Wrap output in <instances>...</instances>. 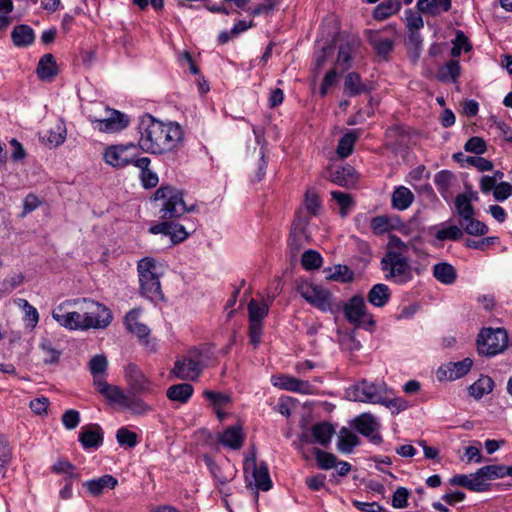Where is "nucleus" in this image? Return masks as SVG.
Masks as SVG:
<instances>
[{"mask_svg":"<svg viewBox=\"0 0 512 512\" xmlns=\"http://www.w3.org/2000/svg\"><path fill=\"white\" fill-rule=\"evenodd\" d=\"M139 147L147 153L163 154L173 150L182 139L178 124L163 123L151 115H145L139 123Z\"/></svg>","mask_w":512,"mask_h":512,"instance_id":"obj_1","label":"nucleus"},{"mask_svg":"<svg viewBox=\"0 0 512 512\" xmlns=\"http://www.w3.org/2000/svg\"><path fill=\"white\" fill-rule=\"evenodd\" d=\"M165 268L161 262L152 257H144L137 262L140 294L152 302L164 299L160 278Z\"/></svg>","mask_w":512,"mask_h":512,"instance_id":"obj_2","label":"nucleus"},{"mask_svg":"<svg viewBox=\"0 0 512 512\" xmlns=\"http://www.w3.org/2000/svg\"><path fill=\"white\" fill-rule=\"evenodd\" d=\"M381 268L387 280L396 284H406L413 278L408 258L399 252L388 251L381 260Z\"/></svg>","mask_w":512,"mask_h":512,"instance_id":"obj_3","label":"nucleus"},{"mask_svg":"<svg viewBox=\"0 0 512 512\" xmlns=\"http://www.w3.org/2000/svg\"><path fill=\"white\" fill-rule=\"evenodd\" d=\"M155 200H163L160 214L162 219H170L182 216L184 213L192 211L193 206L188 208L183 200L182 193L171 187L162 186L154 194Z\"/></svg>","mask_w":512,"mask_h":512,"instance_id":"obj_4","label":"nucleus"},{"mask_svg":"<svg viewBox=\"0 0 512 512\" xmlns=\"http://www.w3.org/2000/svg\"><path fill=\"white\" fill-rule=\"evenodd\" d=\"M79 305V299L66 300L52 311L53 319L69 330H86L85 319Z\"/></svg>","mask_w":512,"mask_h":512,"instance_id":"obj_5","label":"nucleus"},{"mask_svg":"<svg viewBox=\"0 0 512 512\" xmlns=\"http://www.w3.org/2000/svg\"><path fill=\"white\" fill-rule=\"evenodd\" d=\"M79 305L88 329H104L112 321L110 310L103 304L87 298L79 299Z\"/></svg>","mask_w":512,"mask_h":512,"instance_id":"obj_6","label":"nucleus"},{"mask_svg":"<svg viewBox=\"0 0 512 512\" xmlns=\"http://www.w3.org/2000/svg\"><path fill=\"white\" fill-rule=\"evenodd\" d=\"M138 148L135 144H119L107 147L103 154L106 164L121 169L129 165L135 166V162L140 158L137 157Z\"/></svg>","mask_w":512,"mask_h":512,"instance_id":"obj_7","label":"nucleus"},{"mask_svg":"<svg viewBox=\"0 0 512 512\" xmlns=\"http://www.w3.org/2000/svg\"><path fill=\"white\" fill-rule=\"evenodd\" d=\"M508 336L504 329H483L478 335L477 348L480 354L493 356L507 346Z\"/></svg>","mask_w":512,"mask_h":512,"instance_id":"obj_8","label":"nucleus"},{"mask_svg":"<svg viewBox=\"0 0 512 512\" xmlns=\"http://www.w3.org/2000/svg\"><path fill=\"white\" fill-rule=\"evenodd\" d=\"M385 393L386 386L384 384H375L366 380H362L346 390L349 400L372 404H379Z\"/></svg>","mask_w":512,"mask_h":512,"instance_id":"obj_9","label":"nucleus"},{"mask_svg":"<svg viewBox=\"0 0 512 512\" xmlns=\"http://www.w3.org/2000/svg\"><path fill=\"white\" fill-rule=\"evenodd\" d=\"M344 314L346 319L358 327L371 330L375 326V321L367 311L365 301L362 296L355 295L344 305Z\"/></svg>","mask_w":512,"mask_h":512,"instance_id":"obj_10","label":"nucleus"},{"mask_svg":"<svg viewBox=\"0 0 512 512\" xmlns=\"http://www.w3.org/2000/svg\"><path fill=\"white\" fill-rule=\"evenodd\" d=\"M104 117H95L89 115V121L94 124V128L104 133H116L125 129L130 122L127 115L118 110L105 108Z\"/></svg>","mask_w":512,"mask_h":512,"instance_id":"obj_11","label":"nucleus"},{"mask_svg":"<svg viewBox=\"0 0 512 512\" xmlns=\"http://www.w3.org/2000/svg\"><path fill=\"white\" fill-rule=\"evenodd\" d=\"M203 370L202 355L198 351H191L182 360H177L171 371L175 377L182 380H195Z\"/></svg>","mask_w":512,"mask_h":512,"instance_id":"obj_12","label":"nucleus"},{"mask_svg":"<svg viewBox=\"0 0 512 512\" xmlns=\"http://www.w3.org/2000/svg\"><path fill=\"white\" fill-rule=\"evenodd\" d=\"M309 222L310 217L302 209H299L292 223L288 241V246L293 254H297L305 244L309 243L311 239L307 230Z\"/></svg>","mask_w":512,"mask_h":512,"instance_id":"obj_13","label":"nucleus"},{"mask_svg":"<svg viewBox=\"0 0 512 512\" xmlns=\"http://www.w3.org/2000/svg\"><path fill=\"white\" fill-rule=\"evenodd\" d=\"M124 376L130 391L134 394L151 395L154 393L152 383L136 365L128 364L125 367Z\"/></svg>","mask_w":512,"mask_h":512,"instance_id":"obj_14","label":"nucleus"},{"mask_svg":"<svg viewBox=\"0 0 512 512\" xmlns=\"http://www.w3.org/2000/svg\"><path fill=\"white\" fill-rule=\"evenodd\" d=\"M301 296L321 311L331 309V294L328 290L310 284H302L298 288Z\"/></svg>","mask_w":512,"mask_h":512,"instance_id":"obj_15","label":"nucleus"},{"mask_svg":"<svg viewBox=\"0 0 512 512\" xmlns=\"http://www.w3.org/2000/svg\"><path fill=\"white\" fill-rule=\"evenodd\" d=\"M244 471L251 473L255 487L262 491H268L272 487V481L268 472L267 465L264 462L256 463L255 455L246 458L244 462Z\"/></svg>","mask_w":512,"mask_h":512,"instance_id":"obj_16","label":"nucleus"},{"mask_svg":"<svg viewBox=\"0 0 512 512\" xmlns=\"http://www.w3.org/2000/svg\"><path fill=\"white\" fill-rule=\"evenodd\" d=\"M353 424L355 429L371 442L379 444L382 441V437L376 433L380 425L371 413H362L354 419Z\"/></svg>","mask_w":512,"mask_h":512,"instance_id":"obj_17","label":"nucleus"},{"mask_svg":"<svg viewBox=\"0 0 512 512\" xmlns=\"http://www.w3.org/2000/svg\"><path fill=\"white\" fill-rule=\"evenodd\" d=\"M272 384L280 389L301 394H312L314 389L308 381L283 374L273 376Z\"/></svg>","mask_w":512,"mask_h":512,"instance_id":"obj_18","label":"nucleus"},{"mask_svg":"<svg viewBox=\"0 0 512 512\" xmlns=\"http://www.w3.org/2000/svg\"><path fill=\"white\" fill-rule=\"evenodd\" d=\"M334 432V427L330 423L322 422L313 425L310 435L304 434L301 440L309 444L327 446L330 443Z\"/></svg>","mask_w":512,"mask_h":512,"instance_id":"obj_19","label":"nucleus"},{"mask_svg":"<svg viewBox=\"0 0 512 512\" xmlns=\"http://www.w3.org/2000/svg\"><path fill=\"white\" fill-rule=\"evenodd\" d=\"M139 314H140V310L138 309H133L131 310L129 313H127V315L125 316V326H126V329L134 334L136 337H138V339L145 345H149L150 344V341L148 340V336L150 334V329L149 327L144 324V323H141L139 321Z\"/></svg>","mask_w":512,"mask_h":512,"instance_id":"obj_20","label":"nucleus"},{"mask_svg":"<svg viewBox=\"0 0 512 512\" xmlns=\"http://www.w3.org/2000/svg\"><path fill=\"white\" fill-rule=\"evenodd\" d=\"M118 484V480L110 475L105 474L101 477L85 481L82 485L91 496L97 497L107 490L114 489Z\"/></svg>","mask_w":512,"mask_h":512,"instance_id":"obj_21","label":"nucleus"},{"mask_svg":"<svg viewBox=\"0 0 512 512\" xmlns=\"http://www.w3.org/2000/svg\"><path fill=\"white\" fill-rule=\"evenodd\" d=\"M79 442L84 449L98 448L103 443V431L98 424H90L81 428Z\"/></svg>","mask_w":512,"mask_h":512,"instance_id":"obj_22","label":"nucleus"},{"mask_svg":"<svg viewBox=\"0 0 512 512\" xmlns=\"http://www.w3.org/2000/svg\"><path fill=\"white\" fill-rule=\"evenodd\" d=\"M473 365L470 358H465L462 361L449 363L446 368L441 367L438 370L439 379L445 378L447 380H456L466 375Z\"/></svg>","mask_w":512,"mask_h":512,"instance_id":"obj_23","label":"nucleus"},{"mask_svg":"<svg viewBox=\"0 0 512 512\" xmlns=\"http://www.w3.org/2000/svg\"><path fill=\"white\" fill-rule=\"evenodd\" d=\"M328 179L339 186L351 187L357 181L356 171L350 165L344 167L331 168L328 171Z\"/></svg>","mask_w":512,"mask_h":512,"instance_id":"obj_24","label":"nucleus"},{"mask_svg":"<svg viewBox=\"0 0 512 512\" xmlns=\"http://www.w3.org/2000/svg\"><path fill=\"white\" fill-rule=\"evenodd\" d=\"M96 389L109 402L123 405L127 394L118 386L109 384L106 380H96Z\"/></svg>","mask_w":512,"mask_h":512,"instance_id":"obj_25","label":"nucleus"},{"mask_svg":"<svg viewBox=\"0 0 512 512\" xmlns=\"http://www.w3.org/2000/svg\"><path fill=\"white\" fill-rule=\"evenodd\" d=\"M11 39L14 46L24 48L34 43L35 33L29 25L19 24L13 28L11 32Z\"/></svg>","mask_w":512,"mask_h":512,"instance_id":"obj_26","label":"nucleus"},{"mask_svg":"<svg viewBox=\"0 0 512 512\" xmlns=\"http://www.w3.org/2000/svg\"><path fill=\"white\" fill-rule=\"evenodd\" d=\"M37 76L42 81H51L58 73L57 64L52 54H44L36 69Z\"/></svg>","mask_w":512,"mask_h":512,"instance_id":"obj_27","label":"nucleus"},{"mask_svg":"<svg viewBox=\"0 0 512 512\" xmlns=\"http://www.w3.org/2000/svg\"><path fill=\"white\" fill-rule=\"evenodd\" d=\"M452 0H418L417 9L419 12L436 16L441 12H447L451 8Z\"/></svg>","mask_w":512,"mask_h":512,"instance_id":"obj_28","label":"nucleus"},{"mask_svg":"<svg viewBox=\"0 0 512 512\" xmlns=\"http://www.w3.org/2000/svg\"><path fill=\"white\" fill-rule=\"evenodd\" d=\"M391 296V291L386 284L378 283L372 286L367 295L368 302L375 307H384Z\"/></svg>","mask_w":512,"mask_h":512,"instance_id":"obj_29","label":"nucleus"},{"mask_svg":"<svg viewBox=\"0 0 512 512\" xmlns=\"http://www.w3.org/2000/svg\"><path fill=\"white\" fill-rule=\"evenodd\" d=\"M150 163L151 160L148 157H140L135 162V167L141 170L142 185L147 189L156 187L159 182L158 175L149 169Z\"/></svg>","mask_w":512,"mask_h":512,"instance_id":"obj_30","label":"nucleus"},{"mask_svg":"<svg viewBox=\"0 0 512 512\" xmlns=\"http://www.w3.org/2000/svg\"><path fill=\"white\" fill-rule=\"evenodd\" d=\"M108 360L104 354L93 356L89 363L88 369L93 376V384L96 386V380L104 381L107 375Z\"/></svg>","mask_w":512,"mask_h":512,"instance_id":"obj_31","label":"nucleus"},{"mask_svg":"<svg viewBox=\"0 0 512 512\" xmlns=\"http://www.w3.org/2000/svg\"><path fill=\"white\" fill-rule=\"evenodd\" d=\"M244 435L239 426L228 427L219 437L220 443L231 449H239L242 446Z\"/></svg>","mask_w":512,"mask_h":512,"instance_id":"obj_32","label":"nucleus"},{"mask_svg":"<svg viewBox=\"0 0 512 512\" xmlns=\"http://www.w3.org/2000/svg\"><path fill=\"white\" fill-rule=\"evenodd\" d=\"M433 276L444 285H451L456 281V269L447 262L437 263L433 266Z\"/></svg>","mask_w":512,"mask_h":512,"instance_id":"obj_33","label":"nucleus"},{"mask_svg":"<svg viewBox=\"0 0 512 512\" xmlns=\"http://www.w3.org/2000/svg\"><path fill=\"white\" fill-rule=\"evenodd\" d=\"M359 444L358 436L347 427H342L338 433L337 448L341 453L349 454Z\"/></svg>","mask_w":512,"mask_h":512,"instance_id":"obj_34","label":"nucleus"},{"mask_svg":"<svg viewBox=\"0 0 512 512\" xmlns=\"http://www.w3.org/2000/svg\"><path fill=\"white\" fill-rule=\"evenodd\" d=\"M193 386L188 383L172 385L167 389L166 395L171 401L186 403L193 394Z\"/></svg>","mask_w":512,"mask_h":512,"instance_id":"obj_35","label":"nucleus"},{"mask_svg":"<svg viewBox=\"0 0 512 512\" xmlns=\"http://www.w3.org/2000/svg\"><path fill=\"white\" fill-rule=\"evenodd\" d=\"M400 9V0H383L375 7L373 17L376 20H385L396 14Z\"/></svg>","mask_w":512,"mask_h":512,"instance_id":"obj_36","label":"nucleus"},{"mask_svg":"<svg viewBox=\"0 0 512 512\" xmlns=\"http://www.w3.org/2000/svg\"><path fill=\"white\" fill-rule=\"evenodd\" d=\"M494 381L489 376H481L477 381L469 386V395L475 399H481L485 394L493 391Z\"/></svg>","mask_w":512,"mask_h":512,"instance_id":"obj_37","label":"nucleus"},{"mask_svg":"<svg viewBox=\"0 0 512 512\" xmlns=\"http://www.w3.org/2000/svg\"><path fill=\"white\" fill-rule=\"evenodd\" d=\"M357 44V42H346L340 45L335 65L341 71H346L350 68L352 54Z\"/></svg>","mask_w":512,"mask_h":512,"instance_id":"obj_38","label":"nucleus"},{"mask_svg":"<svg viewBox=\"0 0 512 512\" xmlns=\"http://www.w3.org/2000/svg\"><path fill=\"white\" fill-rule=\"evenodd\" d=\"M413 199V193L407 187L400 186L392 194V205L398 210H405L412 204Z\"/></svg>","mask_w":512,"mask_h":512,"instance_id":"obj_39","label":"nucleus"},{"mask_svg":"<svg viewBox=\"0 0 512 512\" xmlns=\"http://www.w3.org/2000/svg\"><path fill=\"white\" fill-rule=\"evenodd\" d=\"M366 91V86L362 83L361 77L356 72H350L345 77L344 93L349 97L359 95Z\"/></svg>","mask_w":512,"mask_h":512,"instance_id":"obj_40","label":"nucleus"},{"mask_svg":"<svg viewBox=\"0 0 512 512\" xmlns=\"http://www.w3.org/2000/svg\"><path fill=\"white\" fill-rule=\"evenodd\" d=\"M455 210L459 216V220H467L470 216H474V207L471 204V198L465 194H458L454 201Z\"/></svg>","mask_w":512,"mask_h":512,"instance_id":"obj_41","label":"nucleus"},{"mask_svg":"<svg viewBox=\"0 0 512 512\" xmlns=\"http://www.w3.org/2000/svg\"><path fill=\"white\" fill-rule=\"evenodd\" d=\"M359 138V133L357 130H351L344 134V136L339 140L337 146V154L341 158H346L353 152L355 142Z\"/></svg>","mask_w":512,"mask_h":512,"instance_id":"obj_42","label":"nucleus"},{"mask_svg":"<svg viewBox=\"0 0 512 512\" xmlns=\"http://www.w3.org/2000/svg\"><path fill=\"white\" fill-rule=\"evenodd\" d=\"M122 407L135 415H144L152 410V407L149 404H147L143 399L135 396V394H127L126 401H124Z\"/></svg>","mask_w":512,"mask_h":512,"instance_id":"obj_43","label":"nucleus"},{"mask_svg":"<svg viewBox=\"0 0 512 512\" xmlns=\"http://www.w3.org/2000/svg\"><path fill=\"white\" fill-rule=\"evenodd\" d=\"M459 224L463 232L473 236H483L488 232V226L470 216L467 220H459Z\"/></svg>","mask_w":512,"mask_h":512,"instance_id":"obj_44","label":"nucleus"},{"mask_svg":"<svg viewBox=\"0 0 512 512\" xmlns=\"http://www.w3.org/2000/svg\"><path fill=\"white\" fill-rule=\"evenodd\" d=\"M460 76V65L456 60H451L439 68L437 77L442 82H455Z\"/></svg>","mask_w":512,"mask_h":512,"instance_id":"obj_45","label":"nucleus"},{"mask_svg":"<svg viewBox=\"0 0 512 512\" xmlns=\"http://www.w3.org/2000/svg\"><path fill=\"white\" fill-rule=\"evenodd\" d=\"M321 208V203L317 192L313 188H308L305 193L304 208H301L310 218L316 216Z\"/></svg>","mask_w":512,"mask_h":512,"instance_id":"obj_46","label":"nucleus"},{"mask_svg":"<svg viewBox=\"0 0 512 512\" xmlns=\"http://www.w3.org/2000/svg\"><path fill=\"white\" fill-rule=\"evenodd\" d=\"M434 236L439 241H458L463 237V230L461 229V226L459 227L454 224L448 226L443 225L436 231Z\"/></svg>","mask_w":512,"mask_h":512,"instance_id":"obj_47","label":"nucleus"},{"mask_svg":"<svg viewBox=\"0 0 512 512\" xmlns=\"http://www.w3.org/2000/svg\"><path fill=\"white\" fill-rule=\"evenodd\" d=\"M269 305L251 300L248 304L249 322H261L268 314Z\"/></svg>","mask_w":512,"mask_h":512,"instance_id":"obj_48","label":"nucleus"},{"mask_svg":"<svg viewBox=\"0 0 512 512\" xmlns=\"http://www.w3.org/2000/svg\"><path fill=\"white\" fill-rule=\"evenodd\" d=\"M371 45L376 51L377 55L386 58L389 53L392 52L394 48V42L392 39L388 37H382L376 35L371 39Z\"/></svg>","mask_w":512,"mask_h":512,"instance_id":"obj_49","label":"nucleus"},{"mask_svg":"<svg viewBox=\"0 0 512 512\" xmlns=\"http://www.w3.org/2000/svg\"><path fill=\"white\" fill-rule=\"evenodd\" d=\"M406 46L409 50L410 57L413 59V61H417L420 56L422 47V37L419 31L411 30L408 33Z\"/></svg>","mask_w":512,"mask_h":512,"instance_id":"obj_50","label":"nucleus"},{"mask_svg":"<svg viewBox=\"0 0 512 512\" xmlns=\"http://www.w3.org/2000/svg\"><path fill=\"white\" fill-rule=\"evenodd\" d=\"M12 459V448L5 436L0 434V472L5 477L7 466Z\"/></svg>","mask_w":512,"mask_h":512,"instance_id":"obj_51","label":"nucleus"},{"mask_svg":"<svg viewBox=\"0 0 512 512\" xmlns=\"http://www.w3.org/2000/svg\"><path fill=\"white\" fill-rule=\"evenodd\" d=\"M67 130L63 121H58L54 128L48 132L47 142L52 146H59L64 143Z\"/></svg>","mask_w":512,"mask_h":512,"instance_id":"obj_52","label":"nucleus"},{"mask_svg":"<svg viewBox=\"0 0 512 512\" xmlns=\"http://www.w3.org/2000/svg\"><path fill=\"white\" fill-rule=\"evenodd\" d=\"M53 473L66 475L64 480L77 479L78 474L75 473V466L64 459H59L51 467Z\"/></svg>","mask_w":512,"mask_h":512,"instance_id":"obj_53","label":"nucleus"},{"mask_svg":"<svg viewBox=\"0 0 512 512\" xmlns=\"http://www.w3.org/2000/svg\"><path fill=\"white\" fill-rule=\"evenodd\" d=\"M138 436L135 432L130 431L126 427H121L117 430L116 439L120 446L133 448L138 444Z\"/></svg>","mask_w":512,"mask_h":512,"instance_id":"obj_54","label":"nucleus"},{"mask_svg":"<svg viewBox=\"0 0 512 512\" xmlns=\"http://www.w3.org/2000/svg\"><path fill=\"white\" fill-rule=\"evenodd\" d=\"M318 466L323 470H329L336 466V456L319 448L313 449Z\"/></svg>","mask_w":512,"mask_h":512,"instance_id":"obj_55","label":"nucleus"},{"mask_svg":"<svg viewBox=\"0 0 512 512\" xmlns=\"http://www.w3.org/2000/svg\"><path fill=\"white\" fill-rule=\"evenodd\" d=\"M322 256L315 250H307L303 253L301 263L306 270L319 269L322 266Z\"/></svg>","mask_w":512,"mask_h":512,"instance_id":"obj_56","label":"nucleus"},{"mask_svg":"<svg viewBox=\"0 0 512 512\" xmlns=\"http://www.w3.org/2000/svg\"><path fill=\"white\" fill-rule=\"evenodd\" d=\"M334 47L330 44L322 46V48L314 53V69L320 71L327 61L333 56Z\"/></svg>","mask_w":512,"mask_h":512,"instance_id":"obj_57","label":"nucleus"},{"mask_svg":"<svg viewBox=\"0 0 512 512\" xmlns=\"http://www.w3.org/2000/svg\"><path fill=\"white\" fill-rule=\"evenodd\" d=\"M40 349L44 354L43 361L46 364H53V363H57L59 361L61 353H60V351H58L57 349H55L53 347V345L50 341L44 340L40 344Z\"/></svg>","mask_w":512,"mask_h":512,"instance_id":"obj_58","label":"nucleus"},{"mask_svg":"<svg viewBox=\"0 0 512 512\" xmlns=\"http://www.w3.org/2000/svg\"><path fill=\"white\" fill-rule=\"evenodd\" d=\"M453 174L447 170H442L435 174L434 183L441 194H444L450 188Z\"/></svg>","mask_w":512,"mask_h":512,"instance_id":"obj_59","label":"nucleus"},{"mask_svg":"<svg viewBox=\"0 0 512 512\" xmlns=\"http://www.w3.org/2000/svg\"><path fill=\"white\" fill-rule=\"evenodd\" d=\"M331 196L333 200L340 206L341 216L344 217L347 214V211L352 207L353 201L351 196L348 193L340 192V191H332Z\"/></svg>","mask_w":512,"mask_h":512,"instance_id":"obj_60","label":"nucleus"},{"mask_svg":"<svg viewBox=\"0 0 512 512\" xmlns=\"http://www.w3.org/2000/svg\"><path fill=\"white\" fill-rule=\"evenodd\" d=\"M480 477L487 483L488 480L503 478L504 465H487L478 469Z\"/></svg>","mask_w":512,"mask_h":512,"instance_id":"obj_61","label":"nucleus"},{"mask_svg":"<svg viewBox=\"0 0 512 512\" xmlns=\"http://www.w3.org/2000/svg\"><path fill=\"white\" fill-rule=\"evenodd\" d=\"M353 276L354 273L348 266L338 264L334 266L333 272L328 276V278L342 282H350L352 281Z\"/></svg>","mask_w":512,"mask_h":512,"instance_id":"obj_62","label":"nucleus"},{"mask_svg":"<svg viewBox=\"0 0 512 512\" xmlns=\"http://www.w3.org/2000/svg\"><path fill=\"white\" fill-rule=\"evenodd\" d=\"M379 404L391 409L393 413H399L408 407L405 399L400 397L388 398L385 394L382 395V401Z\"/></svg>","mask_w":512,"mask_h":512,"instance_id":"obj_63","label":"nucleus"},{"mask_svg":"<svg viewBox=\"0 0 512 512\" xmlns=\"http://www.w3.org/2000/svg\"><path fill=\"white\" fill-rule=\"evenodd\" d=\"M467 152L475 153L477 155L486 152V143L481 137H471L464 146Z\"/></svg>","mask_w":512,"mask_h":512,"instance_id":"obj_64","label":"nucleus"}]
</instances>
